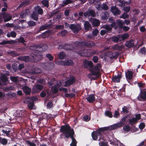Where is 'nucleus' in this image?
Returning a JSON list of instances; mask_svg holds the SVG:
<instances>
[{
    "label": "nucleus",
    "instance_id": "obj_58",
    "mask_svg": "<svg viewBox=\"0 0 146 146\" xmlns=\"http://www.w3.org/2000/svg\"><path fill=\"white\" fill-rule=\"evenodd\" d=\"M108 13H104V15H103L102 17V18L104 19H108Z\"/></svg>",
    "mask_w": 146,
    "mask_h": 146
},
{
    "label": "nucleus",
    "instance_id": "obj_56",
    "mask_svg": "<svg viewBox=\"0 0 146 146\" xmlns=\"http://www.w3.org/2000/svg\"><path fill=\"white\" fill-rule=\"evenodd\" d=\"M11 80L14 82H16L18 80V77L11 76L10 77Z\"/></svg>",
    "mask_w": 146,
    "mask_h": 146
},
{
    "label": "nucleus",
    "instance_id": "obj_7",
    "mask_svg": "<svg viewBox=\"0 0 146 146\" xmlns=\"http://www.w3.org/2000/svg\"><path fill=\"white\" fill-rule=\"evenodd\" d=\"M137 98L138 100L140 101H145L146 100V89L141 92L140 94L138 96Z\"/></svg>",
    "mask_w": 146,
    "mask_h": 146
},
{
    "label": "nucleus",
    "instance_id": "obj_50",
    "mask_svg": "<svg viewBox=\"0 0 146 146\" xmlns=\"http://www.w3.org/2000/svg\"><path fill=\"white\" fill-rule=\"evenodd\" d=\"M2 132L3 133L6 134L7 135H8L9 134V133L10 132V129H8V130H6V129H4L2 130Z\"/></svg>",
    "mask_w": 146,
    "mask_h": 146
},
{
    "label": "nucleus",
    "instance_id": "obj_19",
    "mask_svg": "<svg viewBox=\"0 0 146 146\" xmlns=\"http://www.w3.org/2000/svg\"><path fill=\"white\" fill-rule=\"evenodd\" d=\"M25 113L24 111H18L15 113L14 114L17 117H23Z\"/></svg>",
    "mask_w": 146,
    "mask_h": 146
},
{
    "label": "nucleus",
    "instance_id": "obj_29",
    "mask_svg": "<svg viewBox=\"0 0 146 146\" xmlns=\"http://www.w3.org/2000/svg\"><path fill=\"white\" fill-rule=\"evenodd\" d=\"M72 1L70 0H64L62 1L61 5L63 7L66 5L72 3Z\"/></svg>",
    "mask_w": 146,
    "mask_h": 146
},
{
    "label": "nucleus",
    "instance_id": "obj_63",
    "mask_svg": "<svg viewBox=\"0 0 146 146\" xmlns=\"http://www.w3.org/2000/svg\"><path fill=\"white\" fill-rule=\"evenodd\" d=\"M119 114V113L117 111H115L113 114V117L115 118H117Z\"/></svg>",
    "mask_w": 146,
    "mask_h": 146
},
{
    "label": "nucleus",
    "instance_id": "obj_35",
    "mask_svg": "<svg viewBox=\"0 0 146 146\" xmlns=\"http://www.w3.org/2000/svg\"><path fill=\"white\" fill-rule=\"evenodd\" d=\"M50 35V32L49 31L45 32L41 35V37L43 38H45L48 37Z\"/></svg>",
    "mask_w": 146,
    "mask_h": 146
},
{
    "label": "nucleus",
    "instance_id": "obj_27",
    "mask_svg": "<svg viewBox=\"0 0 146 146\" xmlns=\"http://www.w3.org/2000/svg\"><path fill=\"white\" fill-rule=\"evenodd\" d=\"M50 63L52 64V66L54 65V64L52 63H46L42 64V66L43 68L47 70L48 68H49V67L50 65Z\"/></svg>",
    "mask_w": 146,
    "mask_h": 146
},
{
    "label": "nucleus",
    "instance_id": "obj_55",
    "mask_svg": "<svg viewBox=\"0 0 146 146\" xmlns=\"http://www.w3.org/2000/svg\"><path fill=\"white\" fill-rule=\"evenodd\" d=\"M90 118V117L87 115L84 116L83 117L84 121H89Z\"/></svg>",
    "mask_w": 146,
    "mask_h": 146
},
{
    "label": "nucleus",
    "instance_id": "obj_15",
    "mask_svg": "<svg viewBox=\"0 0 146 146\" xmlns=\"http://www.w3.org/2000/svg\"><path fill=\"white\" fill-rule=\"evenodd\" d=\"M4 22L8 21L11 20L12 18L11 15L8 13H5L3 15Z\"/></svg>",
    "mask_w": 146,
    "mask_h": 146
},
{
    "label": "nucleus",
    "instance_id": "obj_57",
    "mask_svg": "<svg viewBox=\"0 0 146 146\" xmlns=\"http://www.w3.org/2000/svg\"><path fill=\"white\" fill-rule=\"evenodd\" d=\"M102 8L104 10H106L108 9V7L106 4L104 3L102 5Z\"/></svg>",
    "mask_w": 146,
    "mask_h": 146
},
{
    "label": "nucleus",
    "instance_id": "obj_47",
    "mask_svg": "<svg viewBox=\"0 0 146 146\" xmlns=\"http://www.w3.org/2000/svg\"><path fill=\"white\" fill-rule=\"evenodd\" d=\"M88 13H89L90 16H91L92 17H94L95 16V12L93 11L91 9L88 10Z\"/></svg>",
    "mask_w": 146,
    "mask_h": 146
},
{
    "label": "nucleus",
    "instance_id": "obj_40",
    "mask_svg": "<svg viewBox=\"0 0 146 146\" xmlns=\"http://www.w3.org/2000/svg\"><path fill=\"white\" fill-rule=\"evenodd\" d=\"M130 127L128 125H125L123 127V130L127 132L129 131L130 130Z\"/></svg>",
    "mask_w": 146,
    "mask_h": 146
},
{
    "label": "nucleus",
    "instance_id": "obj_52",
    "mask_svg": "<svg viewBox=\"0 0 146 146\" xmlns=\"http://www.w3.org/2000/svg\"><path fill=\"white\" fill-rule=\"evenodd\" d=\"M41 3L45 6L48 7V2L47 0H43Z\"/></svg>",
    "mask_w": 146,
    "mask_h": 146
},
{
    "label": "nucleus",
    "instance_id": "obj_2",
    "mask_svg": "<svg viewBox=\"0 0 146 146\" xmlns=\"http://www.w3.org/2000/svg\"><path fill=\"white\" fill-rule=\"evenodd\" d=\"M42 57V56L39 54L35 53L34 54H32L30 57L28 56H22L19 57V58L20 60L25 62H28L30 58L32 62H36L40 60Z\"/></svg>",
    "mask_w": 146,
    "mask_h": 146
},
{
    "label": "nucleus",
    "instance_id": "obj_48",
    "mask_svg": "<svg viewBox=\"0 0 146 146\" xmlns=\"http://www.w3.org/2000/svg\"><path fill=\"white\" fill-rule=\"evenodd\" d=\"M46 57L49 59L50 61H52L54 58L53 56L50 54H47L46 55Z\"/></svg>",
    "mask_w": 146,
    "mask_h": 146
},
{
    "label": "nucleus",
    "instance_id": "obj_64",
    "mask_svg": "<svg viewBox=\"0 0 146 146\" xmlns=\"http://www.w3.org/2000/svg\"><path fill=\"white\" fill-rule=\"evenodd\" d=\"M121 28H122L125 31H127L129 30L130 28L128 26H126L124 25Z\"/></svg>",
    "mask_w": 146,
    "mask_h": 146
},
{
    "label": "nucleus",
    "instance_id": "obj_25",
    "mask_svg": "<svg viewBox=\"0 0 146 146\" xmlns=\"http://www.w3.org/2000/svg\"><path fill=\"white\" fill-rule=\"evenodd\" d=\"M62 48L67 50H72L73 48V46L71 45L66 44L63 46Z\"/></svg>",
    "mask_w": 146,
    "mask_h": 146
},
{
    "label": "nucleus",
    "instance_id": "obj_5",
    "mask_svg": "<svg viewBox=\"0 0 146 146\" xmlns=\"http://www.w3.org/2000/svg\"><path fill=\"white\" fill-rule=\"evenodd\" d=\"M91 135L94 140H96L99 138L98 140H100V128L99 129L96 131H93Z\"/></svg>",
    "mask_w": 146,
    "mask_h": 146
},
{
    "label": "nucleus",
    "instance_id": "obj_62",
    "mask_svg": "<svg viewBox=\"0 0 146 146\" xmlns=\"http://www.w3.org/2000/svg\"><path fill=\"white\" fill-rule=\"evenodd\" d=\"M102 27L105 28L107 31H110L111 29V27L108 25H105Z\"/></svg>",
    "mask_w": 146,
    "mask_h": 146
},
{
    "label": "nucleus",
    "instance_id": "obj_37",
    "mask_svg": "<svg viewBox=\"0 0 146 146\" xmlns=\"http://www.w3.org/2000/svg\"><path fill=\"white\" fill-rule=\"evenodd\" d=\"M58 56L60 59H63L66 57V55L64 52H62L58 54Z\"/></svg>",
    "mask_w": 146,
    "mask_h": 146
},
{
    "label": "nucleus",
    "instance_id": "obj_11",
    "mask_svg": "<svg viewBox=\"0 0 146 146\" xmlns=\"http://www.w3.org/2000/svg\"><path fill=\"white\" fill-rule=\"evenodd\" d=\"M141 118L140 115L139 114L136 115L135 117H133L129 120V121L131 124H133L137 123V121Z\"/></svg>",
    "mask_w": 146,
    "mask_h": 146
},
{
    "label": "nucleus",
    "instance_id": "obj_34",
    "mask_svg": "<svg viewBox=\"0 0 146 146\" xmlns=\"http://www.w3.org/2000/svg\"><path fill=\"white\" fill-rule=\"evenodd\" d=\"M28 107L30 109H35L34 102H31L29 103Z\"/></svg>",
    "mask_w": 146,
    "mask_h": 146
},
{
    "label": "nucleus",
    "instance_id": "obj_33",
    "mask_svg": "<svg viewBox=\"0 0 146 146\" xmlns=\"http://www.w3.org/2000/svg\"><path fill=\"white\" fill-rule=\"evenodd\" d=\"M29 3V0H25L18 7H23L27 5Z\"/></svg>",
    "mask_w": 146,
    "mask_h": 146
},
{
    "label": "nucleus",
    "instance_id": "obj_44",
    "mask_svg": "<svg viewBox=\"0 0 146 146\" xmlns=\"http://www.w3.org/2000/svg\"><path fill=\"white\" fill-rule=\"evenodd\" d=\"M48 25H43L41 26L39 29V31H41L48 29Z\"/></svg>",
    "mask_w": 146,
    "mask_h": 146
},
{
    "label": "nucleus",
    "instance_id": "obj_46",
    "mask_svg": "<svg viewBox=\"0 0 146 146\" xmlns=\"http://www.w3.org/2000/svg\"><path fill=\"white\" fill-rule=\"evenodd\" d=\"M129 17V15L127 14V13H124L120 17V18H122L123 19H125L126 18H128Z\"/></svg>",
    "mask_w": 146,
    "mask_h": 146
},
{
    "label": "nucleus",
    "instance_id": "obj_30",
    "mask_svg": "<svg viewBox=\"0 0 146 146\" xmlns=\"http://www.w3.org/2000/svg\"><path fill=\"white\" fill-rule=\"evenodd\" d=\"M91 22L93 25L95 26H97L99 25L100 21L99 20L95 19H93L91 20Z\"/></svg>",
    "mask_w": 146,
    "mask_h": 146
},
{
    "label": "nucleus",
    "instance_id": "obj_17",
    "mask_svg": "<svg viewBox=\"0 0 146 146\" xmlns=\"http://www.w3.org/2000/svg\"><path fill=\"white\" fill-rule=\"evenodd\" d=\"M40 48H39V51L42 52L46 50L48 48V46L45 44H39Z\"/></svg>",
    "mask_w": 146,
    "mask_h": 146
},
{
    "label": "nucleus",
    "instance_id": "obj_42",
    "mask_svg": "<svg viewBox=\"0 0 146 146\" xmlns=\"http://www.w3.org/2000/svg\"><path fill=\"white\" fill-rule=\"evenodd\" d=\"M105 114L110 118H111L113 116L111 112L108 111H106L105 112Z\"/></svg>",
    "mask_w": 146,
    "mask_h": 146
},
{
    "label": "nucleus",
    "instance_id": "obj_24",
    "mask_svg": "<svg viewBox=\"0 0 146 146\" xmlns=\"http://www.w3.org/2000/svg\"><path fill=\"white\" fill-rule=\"evenodd\" d=\"M133 75L132 72L131 71H128L125 74L126 78L129 80H130L132 78Z\"/></svg>",
    "mask_w": 146,
    "mask_h": 146
},
{
    "label": "nucleus",
    "instance_id": "obj_8",
    "mask_svg": "<svg viewBox=\"0 0 146 146\" xmlns=\"http://www.w3.org/2000/svg\"><path fill=\"white\" fill-rule=\"evenodd\" d=\"M73 62L70 60H66L64 61H60L59 62H57L58 64H60L64 66H71L73 64Z\"/></svg>",
    "mask_w": 146,
    "mask_h": 146
},
{
    "label": "nucleus",
    "instance_id": "obj_54",
    "mask_svg": "<svg viewBox=\"0 0 146 146\" xmlns=\"http://www.w3.org/2000/svg\"><path fill=\"white\" fill-rule=\"evenodd\" d=\"M89 61L85 60L84 62V64L85 68H87L89 66Z\"/></svg>",
    "mask_w": 146,
    "mask_h": 146
},
{
    "label": "nucleus",
    "instance_id": "obj_49",
    "mask_svg": "<svg viewBox=\"0 0 146 146\" xmlns=\"http://www.w3.org/2000/svg\"><path fill=\"white\" fill-rule=\"evenodd\" d=\"M26 142L27 144L29 146H36V145L35 143L29 140L27 141Z\"/></svg>",
    "mask_w": 146,
    "mask_h": 146
},
{
    "label": "nucleus",
    "instance_id": "obj_1",
    "mask_svg": "<svg viewBox=\"0 0 146 146\" xmlns=\"http://www.w3.org/2000/svg\"><path fill=\"white\" fill-rule=\"evenodd\" d=\"M60 131L62 134L64 135L66 138H68L69 137H70L72 138V142L70 144L71 146H76L77 142L73 137L74 132L72 129H71L69 126L66 125L62 126Z\"/></svg>",
    "mask_w": 146,
    "mask_h": 146
},
{
    "label": "nucleus",
    "instance_id": "obj_13",
    "mask_svg": "<svg viewBox=\"0 0 146 146\" xmlns=\"http://www.w3.org/2000/svg\"><path fill=\"white\" fill-rule=\"evenodd\" d=\"M0 80L1 82L2 83L3 85H5L6 84V83L7 82V78L5 76V75L1 74L0 76Z\"/></svg>",
    "mask_w": 146,
    "mask_h": 146
},
{
    "label": "nucleus",
    "instance_id": "obj_9",
    "mask_svg": "<svg viewBox=\"0 0 146 146\" xmlns=\"http://www.w3.org/2000/svg\"><path fill=\"white\" fill-rule=\"evenodd\" d=\"M125 123L124 122H123L122 121H120L117 123L114 124L109 126V127H110V129L114 130L118 128L123 125Z\"/></svg>",
    "mask_w": 146,
    "mask_h": 146
},
{
    "label": "nucleus",
    "instance_id": "obj_61",
    "mask_svg": "<svg viewBox=\"0 0 146 146\" xmlns=\"http://www.w3.org/2000/svg\"><path fill=\"white\" fill-rule=\"evenodd\" d=\"M110 127L109 126L107 127H101V131H105L110 129Z\"/></svg>",
    "mask_w": 146,
    "mask_h": 146
},
{
    "label": "nucleus",
    "instance_id": "obj_14",
    "mask_svg": "<svg viewBox=\"0 0 146 146\" xmlns=\"http://www.w3.org/2000/svg\"><path fill=\"white\" fill-rule=\"evenodd\" d=\"M121 77V74H118L117 76H115L112 79V81L114 82H118L120 81V80Z\"/></svg>",
    "mask_w": 146,
    "mask_h": 146
},
{
    "label": "nucleus",
    "instance_id": "obj_26",
    "mask_svg": "<svg viewBox=\"0 0 146 146\" xmlns=\"http://www.w3.org/2000/svg\"><path fill=\"white\" fill-rule=\"evenodd\" d=\"M111 40L114 42H117L119 40L120 41V38L119 35L117 36H114L111 38Z\"/></svg>",
    "mask_w": 146,
    "mask_h": 146
},
{
    "label": "nucleus",
    "instance_id": "obj_4",
    "mask_svg": "<svg viewBox=\"0 0 146 146\" xmlns=\"http://www.w3.org/2000/svg\"><path fill=\"white\" fill-rule=\"evenodd\" d=\"M100 64L99 63L97 64L94 67V68L90 70L91 74H88L87 76L90 78L92 79V76L94 75L96 77L100 76Z\"/></svg>",
    "mask_w": 146,
    "mask_h": 146
},
{
    "label": "nucleus",
    "instance_id": "obj_22",
    "mask_svg": "<svg viewBox=\"0 0 146 146\" xmlns=\"http://www.w3.org/2000/svg\"><path fill=\"white\" fill-rule=\"evenodd\" d=\"M84 25L85 29L86 30L88 31L91 29V25L87 21H85L84 24Z\"/></svg>",
    "mask_w": 146,
    "mask_h": 146
},
{
    "label": "nucleus",
    "instance_id": "obj_51",
    "mask_svg": "<svg viewBox=\"0 0 146 146\" xmlns=\"http://www.w3.org/2000/svg\"><path fill=\"white\" fill-rule=\"evenodd\" d=\"M17 40L19 42L23 43V44H24V45H26L25 43H24L25 42V41L23 37H21L19 38Z\"/></svg>",
    "mask_w": 146,
    "mask_h": 146
},
{
    "label": "nucleus",
    "instance_id": "obj_16",
    "mask_svg": "<svg viewBox=\"0 0 146 146\" xmlns=\"http://www.w3.org/2000/svg\"><path fill=\"white\" fill-rule=\"evenodd\" d=\"M22 89L23 92L29 95L30 94L31 89L27 86L23 87Z\"/></svg>",
    "mask_w": 146,
    "mask_h": 146
},
{
    "label": "nucleus",
    "instance_id": "obj_18",
    "mask_svg": "<svg viewBox=\"0 0 146 146\" xmlns=\"http://www.w3.org/2000/svg\"><path fill=\"white\" fill-rule=\"evenodd\" d=\"M39 44L33 45L29 47L30 50H37L39 51V48H40Z\"/></svg>",
    "mask_w": 146,
    "mask_h": 146
},
{
    "label": "nucleus",
    "instance_id": "obj_6",
    "mask_svg": "<svg viewBox=\"0 0 146 146\" xmlns=\"http://www.w3.org/2000/svg\"><path fill=\"white\" fill-rule=\"evenodd\" d=\"M69 28L75 33H78L81 29V26L79 25H74L73 24H71L69 26Z\"/></svg>",
    "mask_w": 146,
    "mask_h": 146
},
{
    "label": "nucleus",
    "instance_id": "obj_28",
    "mask_svg": "<svg viewBox=\"0 0 146 146\" xmlns=\"http://www.w3.org/2000/svg\"><path fill=\"white\" fill-rule=\"evenodd\" d=\"M7 36L8 37H10L11 36L15 38L16 35V33L13 31H11L10 33H8L7 34Z\"/></svg>",
    "mask_w": 146,
    "mask_h": 146
},
{
    "label": "nucleus",
    "instance_id": "obj_32",
    "mask_svg": "<svg viewBox=\"0 0 146 146\" xmlns=\"http://www.w3.org/2000/svg\"><path fill=\"white\" fill-rule=\"evenodd\" d=\"M123 48V46H120L118 44H115L112 47V48L113 50H121Z\"/></svg>",
    "mask_w": 146,
    "mask_h": 146
},
{
    "label": "nucleus",
    "instance_id": "obj_60",
    "mask_svg": "<svg viewBox=\"0 0 146 146\" xmlns=\"http://www.w3.org/2000/svg\"><path fill=\"white\" fill-rule=\"evenodd\" d=\"M69 80L70 82H72V84L74 83L76 80L75 78L73 77H70Z\"/></svg>",
    "mask_w": 146,
    "mask_h": 146
},
{
    "label": "nucleus",
    "instance_id": "obj_59",
    "mask_svg": "<svg viewBox=\"0 0 146 146\" xmlns=\"http://www.w3.org/2000/svg\"><path fill=\"white\" fill-rule=\"evenodd\" d=\"M130 7L129 6L125 7L123 8V10L126 12L127 13L130 10Z\"/></svg>",
    "mask_w": 146,
    "mask_h": 146
},
{
    "label": "nucleus",
    "instance_id": "obj_43",
    "mask_svg": "<svg viewBox=\"0 0 146 146\" xmlns=\"http://www.w3.org/2000/svg\"><path fill=\"white\" fill-rule=\"evenodd\" d=\"M28 24L29 27H33L35 26L36 25V23L35 22L31 21L28 22Z\"/></svg>",
    "mask_w": 146,
    "mask_h": 146
},
{
    "label": "nucleus",
    "instance_id": "obj_41",
    "mask_svg": "<svg viewBox=\"0 0 146 146\" xmlns=\"http://www.w3.org/2000/svg\"><path fill=\"white\" fill-rule=\"evenodd\" d=\"M74 44L76 46H79V45H83L84 46L87 45L84 42H78V41H77V42H75L74 43Z\"/></svg>",
    "mask_w": 146,
    "mask_h": 146
},
{
    "label": "nucleus",
    "instance_id": "obj_53",
    "mask_svg": "<svg viewBox=\"0 0 146 146\" xmlns=\"http://www.w3.org/2000/svg\"><path fill=\"white\" fill-rule=\"evenodd\" d=\"M95 4L96 5V7L97 9L100 10V1L98 2H97L96 3L95 2Z\"/></svg>",
    "mask_w": 146,
    "mask_h": 146
},
{
    "label": "nucleus",
    "instance_id": "obj_21",
    "mask_svg": "<svg viewBox=\"0 0 146 146\" xmlns=\"http://www.w3.org/2000/svg\"><path fill=\"white\" fill-rule=\"evenodd\" d=\"M125 46L128 48H130L134 46V44L133 40H129L127 41L125 44Z\"/></svg>",
    "mask_w": 146,
    "mask_h": 146
},
{
    "label": "nucleus",
    "instance_id": "obj_3",
    "mask_svg": "<svg viewBox=\"0 0 146 146\" xmlns=\"http://www.w3.org/2000/svg\"><path fill=\"white\" fill-rule=\"evenodd\" d=\"M72 84V82H70L69 80L66 81L65 84L62 81H58L57 82L56 85L52 87V89L54 93H56L58 92V88L61 86L66 87Z\"/></svg>",
    "mask_w": 146,
    "mask_h": 146
},
{
    "label": "nucleus",
    "instance_id": "obj_12",
    "mask_svg": "<svg viewBox=\"0 0 146 146\" xmlns=\"http://www.w3.org/2000/svg\"><path fill=\"white\" fill-rule=\"evenodd\" d=\"M111 11L114 15H119L120 14V11L116 6H112L111 8Z\"/></svg>",
    "mask_w": 146,
    "mask_h": 146
},
{
    "label": "nucleus",
    "instance_id": "obj_39",
    "mask_svg": "<svg viewBox=\"0 0 146 146\" xmlns=\"http://www.w3.org/2000/svg\"><path fill=\"white\" fill-rule=\"evenodd\" d=\"M7 143V140L5 138H2L1 137L0 143L3 145H6Z\"/></svg>",
    "mask_w": 146,
    "mask_h": 146
},
{
    "label": "nucleus",
    "instance_id": "obj_36",
    "mask_svg": "<svg viewBox=\"0 0 146 146\" xmlns=\"http://www.w3.org/2000/svg\"><path fill=\"white\" fill-rule=\"evenodd\" d=\"M8 53L10 54L12 56H17L19 55V54L17 53L16 52L13 51H10L8 52Z\"/></svg>",
    "mask_w": 146,
    "mask_h": 146
},
{
    "label": "nucleus",
    "instance_id": "obj_31",
    "mask_svg": "<svg viewBox=\"0 0 146 146\" xmlns=\"http://www.w3.org/2000/svg\"><path fill=\"white\" fill-rule=\"evenodd\" d=\"M31 18L34 20L37 21L38 19V14L35 11H33L31 15Z\"/></svg>",
    "mask_w": 146,
    "mask_h": 146
},
{
    "label": "nucleus",
    "instance_id": "obj_23",
    "mask_svg": "<svg viewBox=\"0 0 146 146\" xmlns=\"http://www.w3.org/2000/svg\"><path fill=\"white\" fill-rule=\"evenodd\" d=\"M120 39V41L123 40L128 38L129 36L127 33H124L122 35H119Z\"/></svg>",
    "mask_w": 146,
    "mask_h": 146
},
{
    "label": "nucleus",
    "instance_id": "obj_38",
    "mask_svg": "<svg viewBox=\"0 0 146 146\" xmlns=\"http://www.w3.org/2000/svg\"><path fill=\"white\" fill-rule=\"evenodd\" d=\"M119 26L121 28H122L124 26V23L122 20H118L117 21Z\"/></svg>",
    "mask_w": 146,
    "mask_h": 146
},
{
    "label": "nucleus",
    "instance_id": "obj_10",
    "mask_svg": "<svg viewBox=\"0 0 146 146\" xmlns=\"http://www.w3.org/2000/svg\"><path fill=\"white\" fill-rule=\"evenodd\" d=\"M43 86L42 85L37 84L34 86L33 87L32 92L33 93L39 92L42 89Z\"/></svg>",
    "mask_w": 146,
    "mask_h": 146
},
{
    "label": "nucleus",
    "instance_id": "obj_45",
    "mask_svg": "<svg viewBox=\"0 0 146 146\" xmlns=\"http://www.w3.org/2000/svg\"><path fill=\"white\" fill-rule=\"evenodd\" d=\"M88 51L86 50H84L82 52H79V54L80 55L82 56H86V53Z\"/></svg>",
    "mask_w": 146,
    "mask_h": 146
},
{
    "label": "nucleus",
    "instance_id": "obj_20",
    "mask_svg": "<svg viewBox=\"0 0 146 146\" xmlns=\"http://www.w3.org/2000/svg\"><path fill=\"white\" fill-rule=\"evenodd\" d=\"M87 101L90 103H91L94 101L95 98L93 94H91L88 96L86 98Z\"/></svg>",
    "mask_w": 146,
    "mask_h": 146
}]
</instances>
